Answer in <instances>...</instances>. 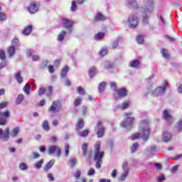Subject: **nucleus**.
<instances>
[{"label":"nucleus","instance_id":"obj_28","mask_svg":"<svg viewBox=\"0 0 182 182\" xmlns=\"http://www.w3.org/2000/svg\"><path fill=\"white\" fill-rule=\"evenodd\" d=\"M67 32L65 31H62L60 34L58 36V42H63V39H65V36H66Z\"/></svg>","mask_w":182,"mask_h":182},{"label":"nucleus","instance_id":"obj_48","mask_svg":"<svg viewBox=\"0 0 182 182\" xmlns=\"http://www.w3.org/2000/svg\"><path fill=\"white\" fill-rule=\"evenodd\" d=\"M102 38H105V33H98L95 36V39L97 41H99V39H102Z\"/></svg>","mask_w":182,"mask_h":182},{"label":"nucleus","instance_id":"obj_50","mask_svg":"<svg viewBox=\"0 0 182 182\" xmlns=\"http://www.w3.org/2000/svg\"><path fill=\"white\" fill-rule=\"evenodd\" d=\"M77 92L81 96H85V90L82 87H77Z\"/></svg>","mask_w":182,"mask_h":182},{"label":"nucleus","instance_id":"obj_52","mask_svg":"<svg viewBox=\"0 0 182 182\" xmlns=\"http://www.w3.org/2000/svg\"><path fill=\"white\" fill-rule=\"evenodd\" d=\"M0 59L1 60H5V59H6L5 51H4L3 50H0Z\"/></svg>","mask_w":182,"mask_h":182},{"label":"nucleus","instance_id":"obj_62","mask_svg":"<svg viewBox=\"0 0 182 182\" xmlns=\"http://www.w3.org/2000/svg\"><path fill=\"white\" fill-rule=\"evenodd\" d=\"M158 18L159 19V22H161L162 23V25H164V26H165V25H166V20H164V18H163V16H159Z\"/></svg>","mask_w":182,"mask_h":182},{"label":"nucleus","instance_id":"obj_46","mask_svg":"<svg viewBox=\"0 0 182 182\" xmlns=\"http://www.w3.org/2000/svg\"><path fill=\"white\" fill-rule=\"evenodd\" d=\"M136 41L138 43H143L144 42V37L141 35H138L136 36Z\"/></svg>","mask_w":182,"mask_h":182},{"label":"nucleus","instance_id":"obj_18","mask_svg":"<svg viewBox=\"0 0 182 182\" xmlns=\"http://www.w3.org/2000/svg\"><path fill=\"white\" fill-rule=\"evenodd\" d=\"M115 93H117L118 97H126V96H127V90L122 87L121 89H118Z\"/></svg>","mask_w":182,"mask_h":182},{"label":"nucleus","instance_id":"obj_37","mask_svg":"<svg viewBox=\"0 0 182 182\" xmlns=\"http://www.w3.org/2000/svg\"><path fill=\"white\" fill-rule=\"evenodd\" d=\"M95 21H105V16L100 13H97V15L95 17Z\"/></svg>","mask_w":182,"mask_h":182},{"label":"nucleus","instance_id":"obj_33","mask_svg":"<svg viewBox=\"0 0 182 182\" xmlns=\"http://www.w3.org/2000/svg\"><path fill=\"white\" fill-rule=\"evenodd\" d=\"M21 44L19 43V39L17 38H15L11 41V46H14V48H18Z\"/></svg>","mask_w":182,"mask_h":182},{"label":"nucleus","instance_id":"obj_36","mask_svg":"<svg viewBox=\"0 0 182 182\" xmlns=\"http://www.w3.org/2000/svg\"><path fill=\"white\" fill-rule=\"evenodd\" d=\"M42 127H43V129L45 130L46 132H49L50 128H49V122H48V120H45L43 122Z\"/></svg>","mask_w":182,"mask_h":182},{"label":"nucleus","instance_id":"obj_53","mask_svg":"<svg viewBox=\"0 0 182 182\" xmlns=\"http://www.w3.org/2000/svg\"><path fill=\"white\" fill-rule=\"evenodd\" d=\"M4 21H6V14L0 12V21L4 22Z\"/></svg>","mask_w":182,"mask_h":182},{"label":"nucleus","instance_id":"obj_38","mask_svg":"<svg viewBox=\"0 0 182 182\" xmlns=\"http://www.w3.org/2000/svg\"><path fill=\"white\" fill-rule=\"evenodd\" d=\"M31 32H32V26H28L24 28L23 33V35L28 36L29 33H31Z\"/></svg>","mask_w":182,"mask_h":182},{"label":"nucleus","instance_id":"obj_3","mask_svg":"<svg viewBox=\"0 0 182 182\" xmlns=\"http://www.w3.org/2000/svg\"><path fill=\"white\" fill-rule=\"evenodd\" d=\"M100 141H97L94 145V160L97 161L95 164L96 168L102 167V159L105 156V151H100Z\"/></svg>","mask_w":182,"mask_h":182},{"label":"nucleus","instance_id":"obj_45","mask_svg":"<svg viewBox=\"0 0 182 182\" xmlns=\"http://www.w3.org/2000/svg\"><path fill=\"white\" fill-rule=\"evenodd\" d=\"M119 41H120V39L119 38V37H117L115 39V41H114V42L112 43V49H116V48H117V46H119Z\"/></svg>","mask_w":182,"mask_h":182},{"label":"nucleus","instance_id":"obj_34","mask_svg":"<svg viewBox=\"0 0 182 182\" xmlns=\"http://www.w3.org/2000/svg\"><path fill=\"white\" fill-rule=\"evenodd\" d=\"M68 163L70 166V168H74L75 166H76L77 160L75 158H70L68 161Z\"/></svg>","mask_w":182,"mask_h":182},{"label":"nucleus","instance_id":"obj_61","mask_svg":"<svg viewBox=\"0 0 182 182\" xmlns=\"http://www.w3.org/2000/svg\"><path fill=\"white\" fill-rule=\"evenodd\" d=\"M32 154H33V159H39L41 157V154H39V153L38 152L33 151Z\"/></svg>","mask_w":182,"mask_h":182},{"label":"nucleus","instance_id":"obj_56","mask_svg":"<svg viewBox=\"0 0 182 182\" xmlns=\"http://www.w3.org/2000/svg\"><path fill=\"white\" fill-rule=\"evenodd\" d=\"M46 92V90L43 87H41L38 90V96H43V95H45V92Z\"/></svg>","mask_w":182,"mask_h":182},{"label":"nucleus","instance_id":"obj_11","mask_svg":"<svg viewBox=\"0 0 182 182\" xmlns=\"http://www.w3.org/2000/svg\"><path fill=\"white\" fill-rule=\"evenodd\" d=\"M129 26L131 28H136L139 25V18L135 14H132L128 17Z\"/></svg>","mask_w":182,"mask_h":182},{"label":"nucleus","instance_id":"obj_58","mask_svg":"<svg viewBox=\"0 0 182 182\" xmlns=\"http://www.w3.org/2000/svg\"><path fill=\"white\" fill-rule=\"evenodd\" d=\"M82 174V173L80 172V171L77 170L75 173H74V177L75 178H76L77 180L80 178V175Z\"/></svg>","mask_w":182,"mask_h":182},{"label":"nucleus","instance_id":"obj_13","mask_svg":"<svg viewBox=\"0 0 182 182\" xmlns=\"http://www.w3.org/2000/svg\"><path fill=\"white\" fill-rule=\"evenodd\" d=\"M60 110V104L58 101H54L48 109L51 113H58Z\"/></svg>","mask_w":182,"mask_h":182},{"label":"nucleus","instance_id":"obj_20","mask_svg":"<svg viewBox=\"0 0 182 182\" xmlns=\"http://www.w3.org/2000/svg\"><path fill=\"white\" fill-rule=\"evenodd\" d=\"M130 105L129 102H124L122 105H117L114 108V112L117 110H119V109H121L122 110H124V109H127L129 107V105Z\"/></svg>","mask_w":182,"mask_h":182},{"label":"nucleus","instance_id":"obj_23","mask_svg":"<svg viewBox=\"0 0 182 182\" xmlns=\"http://www.w3.org/2000/svg\"><path fill=\"white\" fill-rule=\"evenodd\" d=\"M68 72H69V67L68 65H65L63 68L60 73L61 79H65V77H66Z\"/></svg>","mask_w":182,"mask_h":182},{"label":"nucleus","instance_id":"obj_21","mask_svg":"<svg viewBox=\"0 0 182 182\" xmlns=\"http://www.w3.org/2000/svg\"><path fill=\"white\" fill-rule=\"evenodd\" d=\"M140 66V61L139 60H134L129 62V67L134 69H139Z\"/></svg>","mask_w":182,"mask_h":182},{"label":"nucleus","instance_id":"obj_42","mask_svg":"<svg viewBox=\"0 0 182 182\" xmlns=\"http://www.w3.org/2000/svg\"><path fill=\"white\" fill-rule=\"evenodd\" d=\"M18 133H19V127H16L12 130L10 135L11 136V137H15L18 136Z\"/></svg>","mask_w":182,"mask_h":182},{"label":"nucleus","instance_id":"obj_60","mask_svg":"<svg viewBox=\"0 0 182 182\" xmlns=\"http://www.w3.org/2000/svg\"><path fill=\"white\" fill-rule=\"evenodd\" d=\"M47 178H48L49 181H55V177H53V174L48 173Z\"/></svg>","mask_w":182,"mask_h":182},{"label":"nucleus","instance_id":"obj_8","mask_svg":"<svg viewBox=\"0 0 182 182\" xmlns=\"http://www.w3.org/2000/svg\"><path fill=\"white\" fill-rule=\"evenodd\" d=\"M123 173L121 176L118 179V181H124L126 178H127V176H129V173H130V168H129V164L127 162H124L122 165Z\"/></svg>","mask_w":182,"mask_h":182},{"label":"nucleus","instance_id":"obj_10","mask_svg":"<svg viewBox=\"0 0 182 182\" xmlns=\"http://www.w3.org/2000/svg\"><path fill=\"white\" fill-rule=\"evenodd\" d=\"M47 153L50 156L54 154V153H56L57 157H60L62 154V149L59 147V146L52 145L48 148Z\"/></svg>","mask_w":182,"mask_h":182},{"label":"nucleus","instance_id":"obj_14","mask_svg":"<svg viewBox=\"0 0 182 182\" xmlns=\"http://www.w3.org/2000/svg\"><path fill=\"white\" fill-rule=\"evenodd\" d=\"M9 139V128H6L5 132L0 129V140H4V141H8Z\"/></svg>","mask_w":182,"mask_h":182},{"label":"nucleus","instance_id":"obj_1","mask_svg":"<svg viewBox=\"0 0 182 182\" xmlns=\"http://www.w3.org/2000/svg\"><path fill=\"white\" fill-rule=\"evenodd\" d=\"M154 11V0H144L143 6L140 7V12L142 15V21L144 25H149V19L150 15Z\"/></svg>","mask_w":182,"mask_h":182},{"label":"nucleus","instance_id":"obj_51","mask_svg":"<svg viewBox=\"0 0 182 182\" xmlns=\"http://www.w3.org/2000/svg\"><path fill=\"white\" fill-rule=\"evenodd\" d=\"M137 149H139V144L137 143L133 144L132 146H131L132 153H134V151H136Z\"/></svg>","mask_w":182,"mask_h":182},{"label":"nucleus","instance_id":"obj_7","mask_svg":"<svg viewBox=\"0 0 182 182\" xmlns=\"http://www.w3.org/2000/svg\"><path fill=\"white\" fill-rule=\"evenodd\" d=\"M75 22L69 18H63L61 19V25L63 28L68 30V33L73 32V25Z\"/></svg>","mask_w":182,"mask_h":182},{"label":"nucleus","instance_id":"obj_32","mask_svg":"<svg viewBox=\"0 0 182 182\" xmlns=\"http://www.w3.org/2000/svg\"><path fill=\"white\" fill-rule=\"evenodd\" d=\"M83 124H84L83 120L82 119H79L77 122L76 130L77 132H79V130H82V129H83Z\"/></svg>","mask_w":182,"mask_h":182},{"label":"nucleus","instance_id":"obj_57","mask_svg":"<svg viewBox=\"0 0 182 182\" xmlns=\"http://www.w3.org/2000/svg\"><path fill=\"white\" fill-rule=\"evenodd\" d=\"M177 127L179 132H182V119H179V121L177 122Z\"/></svg>","mask_w":182,"mask_h":182},{"label":"nucleus","instance_id":"obj_54","mask_svg":"<svg viewBox=\"0 0 182 182\" xmlns=\"http://www.w3.org/2000/svg\"><path fill=\"white\" fill-rule=\"evenodd\" d=\"M164 180H166V177L164 176V175H160L156 178V181L158 182H163L164 181Z\"/></svg>","mask_w":182,"mask_h":182},{"label":"nucleus","instance_id":"obj_9","mask_svg":"<svg viewBox=\"0 0 182 182\" xmlns=\"http://www.w3.org/2000/svg\"><path fill=\"white\" fill-rule=\"evenodd\" d=\"M95 129H97V136L98 137V139H102V137L105 136V132L106 130V128L103 127V123L102 122V121L97 122Z\"/></svg>","mask_w":182,"mask_h":182},{"label":"nucleus","instance_id":"obj_39","mask_svg":"<svg viewBox=\"0 0 182 182\" xmlns=\"http://www.w3.org/2000/svg\"><path fill=\"white\" fill-rule=\"evenodd\" d=\"M23 99H24L23 95H22V94L18 95L16 100V103L17 105H21V103H22V102H23Z\"/></svg>","mask_w":182,"mask_h":182},{"label":"nucleus","instance_id":"obj_40","mask_svg":"<svg viewBox=\"0 0 182 182\" xmlns=\"http://www.w3.org/2000/svg\"><path fill=\"white\" fill-rule=\"evenodd\" d=\"M82 105V97H77L74 101V106L77 107V106H80Z\"/></svg>","mask_w":182,"mask_h":182},{"label":"nucleus","instance_id":"obj_64","mask_svg":"<svg viewBox=\"0 0 182 182\" xmlns=\"http://www.w3.org/2000/svg\"><path fill=\"white\" fill-rule=\"evenodd\" d=\"M155 151H156V146L151 145L150 146L149 154H153V153H155Z\"/></svg>","mask_w":182,"mask_h":182},{"label":"nucleus","instance_id":"obj_63","mask_svg":"<svg viewBox=\"0 0 182 182\" xmlns=\"http://www.w3.org/2000/svg\"><path fill=\"white\" fill-rule=\"evenodd\" d=\"M95 173H96V171H95V169L90 168L87 172V176H94Z\"/></svg>","mask_w":182,"mask_h":182},{"label":"nucleus","instance_id":"obj_49","mask_svg":"<svg viewBox=\"0 0 182 182\" xmlns=\"http://www.w3.org/2000/svg\"><path fill=\"white\" fill-rule=\"evenodd\" d=\"M110 89H112V90H114V92H117L118 89H117V85H116V82H111L110 83Z\"/></svg>","mask_w":182,"mask_h":182},{"label":"nucleus","instance_id":"obj_31","mask_svg":"<svg viewBox=\"0 0 182 182\" xmlns=\"http://www.w3.org/2000/svg\"><path fill=\"white\" fill-rule=\"evenodd\" d=\"M23 90L24 93H26V95H27V96H29V95H31V85H26L23 87Z\"/></svg>","mask_w":182,"mask_h":182},{"label":"nucleus","instance_id":"obj_22","mask_svg":"<svg viewBox=\"0 0 182 182\" xmlns=\"http://www.w3.org/2000/svg\"><path fill=\"white\" fill-rule=\"evenodd\" d=\"M162 140L165 143H168L171 140V134L170 132H164L163 134Z\"/></svg>","mask_w":182,"mask_h":182},{"label":"nucleus","instance_id":"obj_16","mask_svg":"<svg viewBox=\"0 0 182 182\" xmlns=\"http://www.w3.org/2000/svg\"><path fill=\"white\" fill-rule=\"evenodd\" d=\"M163 116L164 119L168 122V123H173L174 122V118H173V116L170 115L168 113V110L165 109L163 111Z\"/></svg>","mask_w":182,"mask_h":182},{"label":"nucleus","instance_id":"obj_4","mask_svg":"<svg viewBox=\"0 0 182 182\" xmlns=\"http://www.w3.org/2000/svg\"><path fill=\"white\" fill-rule=\"evenodd\" d=\"M167 86H168V82L164 81L163 86L156 87V89L151 92V95L154 96V97L163 96V95L166 93V90H167Z\"/></svg>","mask_w":182,"mask_h":182},{"label":"nucleus","instance_id":"obj_6","mask_svg":"<svg viewBox=\"0 0 182 182\" xmlns=\"http://www.w3.org/2000/svg\"><path fill=\"white\" fill-rule=\"evenodd\" d=\"M126 119L121 122V127H124V129H129L133 126L134 123V117H132V112L125 113Z\"/></svg>","mask_w":182,"mask_h":182},{"label":"nucleus","instance_id":"obj_44","mask_svg":"<svg viewBox=\"0 0 182 182\" xmlns=\"http://www.w3.org/2000/svg\"><path fill=\"white\" fill-rule=\"evenodd\" d=\"M82 156H86L87 153V144L85 143L82 146Z\"/></svg>","mask_w":182,"mask_h":182},{"label":"nucleus","instance_id":"obj_30","mask_svg":"<svg viewBox=\"0 0 182 182\" xmlns=\"http://www.w3.org/2000/svg\"><path fill=\"white\" fill-rule=\"evenodd\" d=\"M161 52L163 58H165V59H168L170 58V55L168 54V50H167L166 49L162 48Z\"/></svg>","mask_w":182,"mask_h":182},{"label":"nucleus","instance_id":"obj_12","mask_svg":"<svg viewBox=\"0 0 182 182\" xmlns=\"http://www.w3.org/2000/svg\"><path fill=\"white\" fill-rule=\"evenodd\" d=\"M41 8V4L36 1L31 2L28 6L27 9L29 14H36Z\"/></svg>","mask_w":182,"mask_h":182},{"label":"nucleus","instance_id":"obj_27","mask_svg":"<svg viewBox=\"0 0 182 182\" xmlns=\"http://www.w3.org/2000/svg\"><path fill=\"white\" fill-rule=\"evenodd\" d=\"M16 49V47H14V46H11L8 48V53L9 55L10 58H12L14 55H15V50Z\"/></svg>","mask_w":182,"mask_h":182},{"label":"nucleus","instance_id":"obj_59","mask_svg":"<svg viewBox=\"0 0 182 182\" xmlns=\"http://www.w3.org/2000/svg\"><path fill=\"white\" fill-rule=\"evenodd\" d=\"M107 53V48H102L100 51V56H105V55H106Z\"/></svg>","mask_w":182,"mask_h":182},{"label":"nucleus","instance_id":"obj_15","mask_svg":"<svg viewBox=\"0 0 182 182\" xmlns=\"http://www.w3.org/2000/svg\"><path fill=\"white\" fill-rule=\"evenodd\" d=\"M127 5H128L130 9H139V4L137 0H126Z\"/></svg>","mask_w":182,"mask_h":182},{"label":"nucleus","instance_id":"obj_26","mask_svg":"<svg viewBox=\"0 0 182 182\" xmlns=\"http://www.w3.org/2000/svg\"><path fill=\"white\" fill-rule=\"evenodd\" d=\"M14 77H15L16 82L18 83H19V85H21V83H22V82H23V77H22V75H21V73H16L14 75Z\"/></svg>","mask_w":182,"mask_h":182},{"label":"nucleus","instance_id":"obj_47","mask_svg":"<svg viewBox=\"0 0 182 182\" xmlns=\"http://www.w3.org/2000/svg\"><path fill=\"white\" fill-rule=\"evenodd\" d=\"M69 144L65 143V157H68L69 156V149H70Z\"/></svg>","mask_w":182,"mask_h":182},{"label":"nucleus","instance_id":"obj_5","mask_svg":"<svg viewBox=\"0 0 182 182\" xmlns=\"http://www.w3.org/2000/svg\"><path fill=\"white\" fill-rule=\"evenodd\" d=\"M6 106H8V102H6L0 103V110L1 109H5ZM8 117H9V111L0 112V126H5L6 124V119Z\"/></svg>","mask_w":182,"mask_h":182},{"label":"nucleus","instance_id":"obj_35","mask_svg":"<svg viewBox=\"0 0 182 182\" xmlns=\"http://www.w3.org/2000/svg\"><path fill=\"white\" fill-rule=\"evenodd\" d=\"M18 168L21 171H25L28 170V165L26 164H25V162H22L19 164Z\"/></svg>","mask_w":182,"mask_h":182},{"label":"nucleus","instance_id":"obj_24","mask_svg":"<svg viewBox=\"0 0 182 182\" xmlns=\"http://www.w3.org/2000/svg\"><path fill=\"white\" fill-rule=\"evenodd\" d=\"M42 166H43V159H41L33 164V167L36 170H41V168H42Z\"/></svg>","mask_w":182,"mask_h":182},{"label":"nucleus","instance_id":"obj_43","mask_svg":"<svg viewBox=\"0 0 182 182\" xmlns=\"http://www.w3.org/2000/svg\"><path fill=\"white\" fill-rule=\"evenodd\" d=\"M104 68L105 69H112V68H113V64H112L110 61H105L104 63Z\"/></svg>","mask_w":182,"mask_h":182},{"label":"nucleus","instance_id":"obj_41","mask_svg":"<svg viewBox=\"0 0 182 182\" xmlns=\"http://www.w3.org/2000/svg\"><path fill=\"white\" fill-rule=\"evenodd\" d=\"M89 134V131L87 129H85L82 132H78V136H80V137H87Z\"/></svg>","mask_w":182,"mask_h":182},{"label":"nucleus","instance_id":"obj_2","mask_svg":"<svg viewBox=\"0 0 182 182\" xmlns=\"http://www.w3.org/2000/svg\"><path fill=\"white\" fill-rule=\"evenodd\" d=\"M149 123L150 122L149 119L142 120L139 126V132H141V133L133 134L130 136V139L136 140V139H140V137H141L144 141H147L150 136V128L149 127Z\"/></svg>","mask_w":182,"mask_h":182},{"label":"nucleus","instance_id":"obj_25","mask_svg":"<svg viewBox=\"0 0 182 182\" xmlns=\"http://www.w3.org/2000/svg\"><path fill=\"white\" fill-rule=\"evenodd\" d=\"M88 73L90 77L92 79V77H93L96 73H97V68H96V67H91L88 71Z\"/></svg>","mask_w":182,"mask_h":182},{"label":"nucleus","instance_id":"obj_17","mask_svg":"<svg viewBox=\"0 0 182 182\" xmlns=\"http://www.w3.org/2000/svg\"><path fill=\"white\" fill-rule=\"evenodd\" d=\"M83 2H85V0H77V1H73L71 2L70 11L71 12L76 11V10L77 9V5L76 4H77L78 5H80V4H83Z\"/></svg>","mask_w":182,"mask_h":182},{"label":"nucleus","instance_id":"obj_55","mask_svg":"<svg viewBox=\"0 0 182 182\" xmlns=\"http://www.w3.org/2000/svg\"><path fill=\"white\" fill-rule=\"evenodd\" d=\"M53 92V87L49 86L48 87V92H47V96L48 97H50V96H52Z\"/></svg>","mask_w":182,"mask_h":182},{"label":"nucleus","instance_id":"obj_29","mask_svg":"<svg viewBox=\"0 0 182 182\" xmlns=\"http://www.w3.org/2000/svg\"><path fill=\"white\" fill-rule=\"evenodd\" d=\"M105 89H106V82H100L98 87L99 92L102 93V92H104Z\"/></svg>","mask_w":182,"mask_h":182},{"label":"nucleus","instance_id":"obj_19","mask_svg":"<svg viewBox=\"0 0 182 182\" xmlns=\"http://www.w3.org/2000/svg\"><path fill=\"white\" fill-rule=\"evenodd\" d=\"M55 164L54 160H50L48 162L46 163L45 166L43 168V171H46V173H48L50 168H52V166Z\"/></svg>","mask_w":182,"mask_h":182}]
</instances>
